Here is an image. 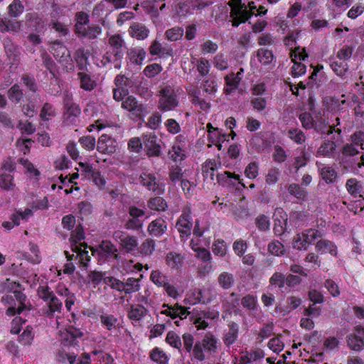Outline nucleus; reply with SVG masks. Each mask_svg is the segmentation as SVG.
<instances>
[{
    "mask_svg": "<svg viewBox=\"0 0 364 364\" xmlns=\"http://www.w3.org/2000/svg\"><path fill=\"white\" fill-rule=\"evenodd\" d=\"M108 43L110 48L104 55L102 63L103 65L114 63V68L119 69L122 66L124 51L127 50L125 42L120 35L115 34L109 38Z\"/></svg>",
    "mask_w": 364,
    "mask_h": 364,
    "instance_id": "obj_1",
    "label": "nucleus"
},
{
    "mask_svg": "<svg viewBox=\"0 0 364 364\" xmlns=\"http://www.w3.org/2000/svg\"><path fill=\"white\" fill-rule=\"evenodd\" d=\"M217 339L211 333H207L201 341H197L193 347V355L194 358L203 361L205 359L204 350L215 352Z\"/></svg>",
    "mask_w": 364,
    "mask_h": 364,
    "instance_id": "obj_2",
    "label": "nucleus"
},
{
    "mask_svg": "<svg viewBox=\"0 0 364 364\" xmlns=\"http://www.w3.org/2000/svg\"><path fill=\"white\" fill-rule=\"evenodd\" d=\"M50 52L55 58L66 68L72 69L73 68V60L69 51L65 46L59 41L50 43Z\"/></svg>",
    "mask_w": 364,
    "mask_h": 364,
    "instance_id": "obj_3",
    "label": "nucleus"
},
{
    "mask_svg": "<svg viewBox=\"0 0 364 364\" xmlns=\"http://www.w3.org/2000/svg\"><path fill=\"white\" fill-rule=\"evenodd\" d=\"M143 146L149 157H159L161 155L162 141L154 134L142 135Z\"/></svg>",
    "mask_w": 364,
    "mask_h": 364,
    "instance_id": "obj_4",
    "label": "nucleus"
},
{
    "mask_svg": "<svg viewBox=\"0 0 364 364\" xmlns=\"http://www.w3.org/2000/svg\"><path fill=\"white\" fill-rule=\"evenodd\" d=\"M159 109L162 112L170 111L176 107L178 102L173 90L166 87L161 90Z\"/></svg>",
    "mask_w": 364,
    "mask_h": 364,
    "instance_id": "obj_5",
    "label": "nucleus"
},
{
    "mask_svg": "<svg viewBox=\"0 0 364 364\" xmlns=\"http://www.w3.org/2000/svg\"><path fill=\"white\" fill-rule=\"evenodd\" d=\"M191 210L187 209L183 211L181 215L178 218L176 226L181 234V237H188L191 233L193 227Z\"/></svg>",
    "mask_w": 364,
    "mask_h": 364,
    "instance_id": "obj_6",
    "label": "nucleus"
},
{
    "mask_svg": "<svg viewBox=\"0 0 364 364\" xmlns=\"http://www.w3.org/2000/svg\"><path fill=\"white\" fill-rule=\"evenodd\" d=\"M26 103L22 106L23 113L28 117H33L36 114L39 104L41 102L38 94H28L26 95Z\"/></svg>",
    "mask_w": 364,
    "mask_h": 364,
    "instance_id": "obj_7",
    "label": "nucleus"
},
{
    "mask_svg": "<svg viewBox=\"0 0 364 364\" xmlns=\"http://www.w3.org/2000/svg\"><path fill=\"white\" fill-rule=\"evenodd\" d=\"M117 144L115 139L107 134H102L98 139L97 150L102 154H112L116 151Z\"/></svg>",
    "mask_w": 364,
    "mask_h": 364,
    "instance_id": "obj_8",
    "label": "nucleus"
},
{
    "mask_svg": "<svg viewBox=\"0 0 364 364\" xmlns=\"http://www.w3.org/2000/svg\"><path fill=\"white\" fill-rule=\"evenodd\" d=\"M167 222L161 217L151 221L148 227L147 231L153 237H161L167 230Z\"/></svg>",
    "mask_w": 364,
    "mask_h": 364,
    "instance_id": "obj_9",
    "label": "nucleus"
},
{
    "mask_svg": "<svg viewBox=\"0 0 364 364\" xmlns=\"http://www.w3.org/2000/svg\"><path fill=\"white\" fill-rule=\"evenodd\" d=\"M339 137L334 135L331 140H325L318 149L316 155L328 158L333 157L336 150Z\"/></svg>",
    "mask_w": 364,
    "mask_h": 364,
    "instance_id": "obj_10",
    "label": "nucleus"
},
{
    "mask_svg": "<svg viewBox=\"0 0 364 364\" xmlns=\"http://www.w3.org/2000/svg\"><path fill=\"white\" fill-rule=\"evenodd\" d=\"M82 246H85V247H87V245H85V244H81L80 246L76 244H72V250L76 252L77 255H70L68 251H65V255L66 256L68 261L69 262H70L74 257L75 258L79 257L80 263L85 267H87L88 266V262L90 260V257L88 255V252L87 250H82Z\"/></svg>",
    "mask_w": 364,
    "mask_h": 364,
    "instance_id": "obj_11",
    "label": "nucleus"
},
{
    "mask_svg": "<svg viewBox=\"0 0 364 364\" xmlns=\"http://www.w3.org/2000/svg\"><path fill=\"white\" fill-rule=\"evenodd\" d=\"M99 256L100 259H107L112 257L116 259L119 258L117 248L107 240L103 241L99 246Z\"/></svg>",
    "mask_w": 364,
    "mask_h": 364,
    "instance_id": "obj_12",
    "label": "nucleus"
},
{
    "mask_svg": "<svg viewBox=\"0 0 364 364\" xmlns=\"http://www.w3.org/2000/svg\"><path fill=\"white\" fill-rule=\"evenodd\" d=\"M74 21V32L80 37L87 28L86 26L89 25V16L84 11H78L75 15Z\"/></svg>",
    "mask_w": 364,
    "mask_h": 364,
    "instance_id": "obj_13",
    "label": "nucleus"
},
{
    "mask_svg": "<svg viewBox=\"0 0 364 364\" xmlns=\"http://www.w3.org/2000/svg\"><path fill=\"white\" fill-rule=\"evenodd\" d=\"M316 249L321 254L328 252L333 256L337 255V247L333 242L328 240H320L316 244Z\"/></svg>",
    "mask_w": 364,
    "mask_h": 364,
    "instance_id": "obj_14",
    "label": "nucleus"
},
{
    "mask_svg": "<svg viewBox=\"0 0 364 364\" xmlns=\"http://www.w3.org/2000/svg\"><path fill=\"white\" fill-rule=\"evenodd\" d=\"M147 312V309L141 304L131 305L127 316L131 320L139 321L146 315Z\"/></svg>",
    "mask_w": 364,
    "mask_h": 364,
    "instance_id": "obj_15",
    "label": "nucleus"
},
{
    "mask_svg": "<svg viewBox=\"0 0 364 364\" xmlns=\"http://www.w3.org/2000/svg\"><path fill=\"white\" fill-rule=\"evenodd\" d=\"M346 188L348 192L354 198L362 197L363 186L360 181L356 178L348 179L346 183Z\"/></svg>",
    "mask_w": 364,
    "mask_h": 364,
    "instance_id": "obj_16",
    "label": "nucleus"
},
{
    "mask_svg": "<svg viewBox=\"0 0 364 364\" xmlns=\"http://www.w3.org/2000/svg\"><path fill=\"white\" fill-rule=\"evenodd\" d=\"M43 65L47 70L52 75L53 78L57 79L58 75V65L52 58L47 53L46 51H43L41 55Z\"/></svg>",
    "mask_w": 364,
    "mask_h": 364,
    "instance_id": "obj_17",
    "label": "nucleus"
},
{
    "mask_svg": "<svg viewBox=\"0 0 364 364\" xmlns=\"http://www.w3.org/2000/svg\"><path fill=\"white\" fill-rule=\"evenodd\" d=\"M122 107L129 112H136L139 114L144 110L143 105L139 104L136 98L132 95L128 96L125 100L122 102Z\"/></svg>",
    "mask_w": 364,
    "mask_h": 364,
    "instance_id": "obj_18",
    "label": "nucleus"
},
{
    "mask_svg": "<svg viewBox=\"0 0 364 364\" xmlns=\"http://www.w3.org/2000/svg\"><path fill=\"white\" fill-rule=\"evenodd\" d=\"M47 302L48 309L44 311V314L48 317H52L55 312H61L63 303L55 294Z\"/></svg>",
    "mask_w": 364,
    "mask_h": 364,
    "instance_id": "obj_19",
    "label": "nucleus"
},
{
    "mask_svg": "<svg viewBox=\"0 0 364 364\" xmlns=\"http://www.w3.org/2000/svg\"><path fill=\"white\" fill-rule=\"evenodd\" d=\"M149 29L141 23H136L129 28V33L138 40H144L149 36Z\"/></svg>",
    "mask_w": 364,
    "mask_h": 364,
    "instance_id": "obj_20",
    "label": "nucleus"
},
{
    "mask_svg": "<svg viewBox=\"0 0 364 364\" xmlns=\"http://www.w3.org/2000/svg\"><path fill=\"white\" fill-rule=\"evenodd\" d=\"M239 326L235 322H231L228 325V331L225 334L223 341L226 346H230L235 343L238 336Z\"/></svg>",
    "mask_w": 364,
    "mask_h": 364,
    "instance_id": "obj_21",
    "label": "nucleus"
},
{
    "mask_svg": "<svg viewBox=\"0 0 364 364\" xmlns=\"http://www.w3.org/2000/svg\"><path fill=\"white\" fill-rule=\"evenodd\" d=\"M264 357V353L260 349L252 350L250 352L246 351L245 354L240 358V364H248L253 363Z\"/></svg>",
    "mask_w": 364,
    "mask_h": 364,
    "instance_id": "obj_22",
    "label": "nucleus"
},
{
    "mask_svg": "<svg viewBox=\"0 0 364 364\" xmlns=\"http://www.w3.org/2000/svg\"><path fill=\"white\" fill-rule=\"evenodd\" d=\"M140 181L144 186L149 191H156L159 188V183L156 177L149 173H143L140 176Z\"/></svg>",
    "mask_w": 364,
    "mask_h": 364,
    "instance_id": "obj_23",
    "label": "nucleus"
},
{
    "mask_svg": "<svg viewBox=\"0 0 364 364\" xmlns=\"http://www.w3.org/2000/svg\"><path fill=\"white\" fill-rule=\"evenodd\" d=\"M74 58L76 61L78 70H80V72L87 70L88 57L85 51V48H78L75 53Z\"/></svg>",
    "mask_w": 364,
    "mask_h": 364,
    "instance_id": "obj_24",
    "label": "nucleus"
},
{
    "mask_svg": "<svg viewBox=\"0 0 364 364\" xmlns=\"http://www.w3.org/2000/svg\"><path fill=\"white\" fill-rule=\"evenodd\" d=\"M313 128L316 132L320 133L321 134L330 135L335 132L336 133H337L338 136H340L341 133V129H336L334 126L328 125L324 120L318 123L314 124Z\"/></svg>",
    "mask_w": 364,
    "mask_h": 364,
    "instance_id": "obj_25",
    "label": "nucleus"
},
{
    "mask_svg": "<svg viewBox=\"0 0 364 364\" xmlns=\"http://www.w3.org/2000/svg\"><path fill=\"white\" fill-rule=\"evenodd\" d=\"M138 240L135 236L126 235L122 240L120 247L127 253H132L138 249Z\"/></svg>",
    "mask_w": 364,
    "mask_h": 364,
    "instance_id": "obj_26",
    "label": "nucleus"
},
{
    "mask_svg": "<svg viewBox=\"0 0 364 364\" xmlns=\"http://www.w3.org/2000/svg\"><path fill=\"white\" fill-rule=\"evenodd\" d=\"M166 262L170 268L177 269L182 266L183 257L180 254L171 252L167 254Z\"/></svg>",
    "mask_w": 364,
    "mask_h": 364,
    "instance_id": "obj_27",
    "label": "nucleus"
},
{
    "mask_svg": "<svg viewBox=\"0 0 364 364\" xmlns=\"http://www.w3.org/2000/svg\"><path fill=\"white\" fill-rule=\"evenodd\" d=\"M148 207L156 211H165L168 208L166 201L160 196L150 198L147 202Z\"/></svg>",
    "mask_w": 364,
    "mask_h": 364,
    "instance_id": "obj_28",
    "label": "nucleus"
},
{
    "mask_svg": "<svg viewBox=\"0 0 364 364\" xmlns=\"http://www.w3.org/2000/svg\"><path fill=\"white\" fill-rule=\"evenodd\" d=\"M321 178L327 183H333L336 181L338 173L331 166H324L320 170Z\"/></svg>",
    "mask_w": 364,
    "mask_h": 364,
    "instance_id": "obj_29",
    "label": "nucleus"
},
{
    "mask_svg": "<svg viewBox=\"0 0 364 364\" xmlns=\"http://www.w3.org/2000/svg\"><path fill=\"white\" fill-rule=\"evenodd\" d=\"M155 241L151 238L144 240L137 250L143 256H151L155 250Z\"/></svg>",
    "mask_w": 364,
    "mask_h": 364,
    "instance_id": "obj_30",
    "label": "nucleus"
},
{
    "mask_svg": "<svg viewBox=\"0 0 364 364\" xmlns=\"http://www.w3.org/2000/svg\"><path fill=\"white\" fill-rule=\"evenodd\" d=\"M217 169L216 162L215 160H207L202 166V174L204 179L210 178L214 180V173Z\"/></svg>",
    "mask_w": 364,
    "mask_h": 364,
    "instance_id": "obj_31",
    "label": "nucleus"
},
{
    "mask_svg": "<svg viewBox=\"0 0 364 364\" xmlns=\"http://www.w3.org/2000/svg\"><path fill=\"white\" fill-rule=\"evenodd\" d=\"M151 360L158 364H168V358L166 354L158 347H155L149 354Z\"/></svg>",
    "mask_w": 364,
    "mask_h": 364,
    "instance_id": "obj_32",
    "label": "nucleus"
},
{
    "mask_svg": "<svg viewBox=\"0 0 364 364\" xmlns=\"http://www.w3.org/2000/svg\"><path fill=\"white\" fill-rule=\"evenodd\" d=\"M24 6L20 0H14L8 6V14L11 18H17L23 14Z\"/></svg>",
    "mask_w": 364,
    "mask_h": 364,
    "instance_id": "obj_33",
    "label": "nucleus"
},
{
    "mask_svg": "<svg viewBox=\"0 0 364 364\" xmlns=\"http://www.w3.org/2000/svg\"><path fill=\"white\" fill-rule=\"evenodd\" d=\"M100 318L102 324L109 331L117 326L118 318L112 314L105 313L100 315Z\"/></svg>",
    "mask_w": 364,
    "mask_h": 364,
    "instance_id": "obj_34",
    "label": "nucleus"
},
{
    "mask_svg": "<svg viewBox=\"0 0 364 364\" xmlns=\"http://www.w3.org/2000/svg\"><path fill=\"white\" fill-rule=\"evenodd\" d=\"M219 285L224 289H229L234 284V277L227 272H222L218 278Z\"/></svg>",
    "mask_w": 364,
    "mask_h": 364,
    "instance_id": "obj_35",
    "label": "nucleus"
},
{
    "mask_svg": "<svg viewBox=\"0 0 364 364\" xmlns=\"http://www.w3.org/2000/svg\"><path fill=\"white\" fill-rule=\"evenodd\" d=\"M23 95V90L18 84H14L8 90L9 99L15 103L20 102Z\"/></svg>",
    "mask_w": 364,
    "mask_h": 364,
    "instance_id": "obj_36",
    "label": "nucleus"
},
{
    "mask_svg": "<svg viewBox=\"0 0 364 364\" xmlns=\"http://www.w3.org/2000/svg\"><path fill=\"white\" fill-rule=\"evenodd\" d=\"M77 76L80 80V86L85 90H92L95 86V82L90 76L84 71L79 72Z\"/></svg>",
    "mask_w": 364,
    "mask_h": 364,
    "instance_id": "obj_37",
    "label": "nucleus"
},
{
    "mask_svg": "<svg viewBox=\"0 0 364 364\" xmlns=\"http://www.w3.org/2000/svg\"><path fill=\"white\" fill-rule=\"evenodd\" d=\"M346 341L348 346L355 351H360L364 348V341L354 335H348Z\"/></svg>",
    "mask_w": 364,
    "mask_h": 364,
    "instance_id": "obj_38",
    "label": "nucleus"
},
{
    "mask_svg": "<svg viewBox=\"0 0 364 364\" xmlns=\"http://www.w3.org/2000/svg\"><path fill=\"white\" fill-rule=\"evenodd\" d=\"M257 56L259 61L264 65L270 64L274 58V55L272 50L260 48L257 52Z\"/></svg>",
    "mask_w": 364,
    "mask_h": 364,
    "instance_id": "obj_39",
    "label": "nucleus"
},
{
    "mask_svg": "<svg viewBox=\"0 0 364 364\" xmlns=\"http://www.w3.org/2000/svg\"><path fill=\"white\" fill-rule=\"evenodd\" d=\"M139 282L140 279H134L132 277L128 278L127 281L124 282V287L122 291L126 294L138 291L140 289Z\"/></svg>",
    "mask_w": 364,
    "mask_h": 364,
    "instance_id": "obj_40",
    "label": "nucleus"
},
{
    "mask_svg": "<svg viewBox=\"0 0 364 364\" xmlns=\"http://www.w3.org/2000/svg\"><path fill=\"white\" fill-rule=\"evenodd\" d=\"M288 191L291 195L301 200H304L308 196L307 191L296 183L290 184L288 187Z\"/></svg>",
    "mask_w": 364,
    "mask_h": 364,
    "instance_id": "obj_41",
    "label": "nucleus"
},
{
    "mask_svg": "<svg viewBox=\"0 0 364 364\" xmlns=\"http://www.w3.org/2000/svg\"><path fill=\"white\" fill-rule=\"evenodd\" d=\"M184 148V144H173L172 149L169 151V154L171 155V157L173 161H182L186 158Z\"/></svg>",
    "mask_w": 364,
    "mask_h": 364,
    "instance_id": "obj_42",
    "label": "nucleus"
},
{
    "mask_svg": "<svg viewBox=\"0 0 364 364\" xmlns=\"http://www.w3.org/2000/svg\"><path fill=\"white\" fill-rule=\"evenodd\" d=\"M14 176L10 173H4L0 175V187L6 191L14 188Z\"/></svg>",
    "mask_w": 364,
    "mask_h": 364,
    "instance_id": "obj_43",
    "label": "nucleus"
},
{
    "mask_svg": "<svg viewBox=\"0 0 364 364\" xmlns=\"http://www.w3.org/2000/svg\"><path fill=\"white\" fill-rule=\"evenodd\" d=\"M33 328L30 326H27L22 333L18 337V341L23 346H30L34 338V333Z\"/></svg>",
    "mask_w": 364,
    "mask_h": 364,
    "instance_id": "obj_44",
    "label": "nucleus"
},
{
    "mask_svg": "<svg viewBox=\"0 0 364 364\" xmlns=\"http://www.w3.org/2000/svg\"><path fill=\"white\" fill-rule=\"evenodd\" d=\"M227 88L225 89V92L226 94H230L232 90H236L237 88L240 78L237 76H235L234 73L227 75L225 77Z\"/></svg>",
    "mask_w": 364,
    "mask_h": 364,
    "instance_id": "obj_45",
    "label": "nucleus"
},
{
    "mask_svg": "<svg viewBox=\"0 0 364 364\" xmlns=\"http://www.w3.org/2000/svg\"><path fill=\"white\" fill-rule=\"evenodd\" d=\"M287 136L298 144H302L306 141L304 133L301 130L296 128L290 129L287 132Z\"/></svg>",
    "mask_w": 364,
    "mask_h": 364,
    "instance_id": "obj_46",
    "label": "nucleus"
},
{
    "mask_svg": "<svg viewBox=\"0 0 364 364\" xmlns=\"http://www.w3.org/2000/svg\"><path fill=\"white\" fill-rule=\"evenodd\" d=\"M21 81L27 90L32 92L31 94H37L36 92L38 90V86L33 76L23 75L21 77Z\"/></svg>",
    "mask_w": 364,
    "mask_h": 364,
    "instance_id": "obj_47",
    "label": "nucleus"
},
{
    "mask_svg": "<svg viewBox=\"0 0 364 364\" xmlns=\"http://www.w3.org/2000/svg\"><path fill=\"white\" fill-rule=\"evenodd\" d=\"M4 48L9 58L13 60V64L19 60L20 52L10 41L4 43Z\"/></svg>",
    "mask_w": 364,
    "mask_h": 364,
    "instance_id": "obj_48",
    "label": "nucleus"
},
{
    "mask_svg": "<svg viewBox=\"0 0 364 364\" xmlns=\"http://www.w3.org/2000/svg\"><path fill=\"white\" fill-rule=\"evenodd\" d=\"M102 32V28L98 25L88 26L79 38L87 37L90 40L95 39Z\"/></svg>",
    "mask_w": 364,
    "mask_h": 364,
    "instance_id": "obj_49",
    "label": "nucleus"
},
{
    "mask_svg": "<svg viewBox=\"0 0 364 364\" xmlns=\"http://www.w3.org/2000/svg\"><path fill=\"white\" fill-rule=\"evenodd\" d=\"M268 252L274 256H282L285 253L284 245L279 241L271 242L268 245Z\"/></svg>",
    "mask_w": 364,
    "mask_h": 364,
    "instance_id": "obj_50",
    "label": "nucleus"
},
{
    "mask_svg": "<svg viewBox=\"0 0 364 364\" xmlns=\"http://www.w3.org/2000/svg\"><path fill=\"white\" fill-rule=\"evenodd\" d=\"M150 279L158 287H164L167 283V277L162 274L159 270H153Z\"/></svg>",
    "mask_w": 364,
    "mask_h": 364,
    "instance_id": "obj_51",
    "label": "nucleus"
},
{
    "mask_svg": "<svg viewBox=\"0 0 364 364\" xmlns=\"http://www.w3.org/2000/svg\"><path fill=\"white\" fill-rule=\"evenodd\" d=\"M166 37L171 41H176L183 35V29L180 27H174L168 29L165 33Z\"/></svg>",
    "mask_w": 364,
    "mask_h": 364,
    "instance_id": "obj_52",
    "label": "nucleus"
},
{
    "mask_svg": "<svg viewBox=\"0 0 364 364\" xmlns=\"http://www.w3.org/2000/svg\"><path fill=\"white\" fill-rule=\"evenodd\" d=\"M330 66L338 76L343 77L348 71V65L344 62L333 61Z\"/></svg>",
    "mask_w": 364,
    "mask_h": 364,
    "instance_id": "obj_53",
    "label": "nucleus"
},
{
    "mask_svg": "<svg viewBox=\"0 0 364 364\" xmlns=\"http://www.w3.org/2000/svg\"><path fill=\"white\" fill-rule=\"evenodd\" d=\"M166 341L172 347L181 350L182 343L180 337L175 332L169 331L166 335Z\"/></svg>",
    "mask_w": 364,
    "mask_h": 364,
    "instance_id": "obj_54",
    "label": "nucleus"
},
{
    "mask_svg": "<svg viewBox=\"0 0 364 364\" xmlns=\"http://www.w3.org/2000/svg\"><path fill=\"white\" fill-rule=\"evenodd\" d=\"M66 111L64 112V117L67 120L73 122V120L80 114V109L74 104L65 107Z\"/></svg>",
    "mask_w": 364,
    "mask_h": 364,
    "instance_id": "obj_55",
    "label": "nucleus"
},
{
    "mask_svg": "<svg viewBox=\"0 0 364 364\" xmlns=\"http://www.w3.org/2000/svg\"><path fill=\"white\" fill-rule=\"evenodd\" d=\"M303 237L309 245L312 244L316 239L321 237V232L314 229H309L302 234Z\"/></svg>",
    "mask_w": 364,
    "mask_h": 364,
    "instance_id": "obj_56",
    "label": "nucleus"
},
{
    "mask_svg": "<svg viewBox=\"0 0 364 364\" xmlns=\"http://www.w3.org/2000/svg\"><path fill=\"white\" fill-rule=\"evenodd\" d=\"M242 305L250 311L257 310V300L252 295L248 294L242 299Z\"/></svg>",
    "mask_w": 364,
    "mask_h": 364,
    "instance_id": "obj_57",
    "label": "nucleus"
},
{
    "mask_svg": "<svg viewBox=\"0 0 364 364\" xmlns=\"http://www.w3.org/2000/svg\"><path fill=\"white\" fill-rule=\"evenodd\" d=\"M85 238V234L83 229L80 225H77L74 231L72 232L71 236L70 238V245L72 244L77 245L78 242L83 240Z\"/></svg>",
    "mask_w": 364,
    "mask_h": 364,
    "instance_id": "obj_58",
    "label": "nucleus"
},
{
    "mask_svg": "<svg viewBox=\"0 0 364 364\" xmlns=\"http://www.w3.org/2000/svg\"><path fill=\"white\" fill-rule=\"evenodd\" d=\"M144 220L141 219H134L129 218L124 223V228L127 230H139L143 227Z\"/></svg>",
    "mask_w": 364,
    "mask_h": 364,
    "instance_id": "obj_59",
    "label": "nucleus"
},
{
    "mask_svg": "<svg viewBox=\"0 0 364 364\" xmlns=\"http://www.w3.org/2000/svg\"><path fill=\"white\" fill-rule=\"evenodd\" d=\"M37 294L41 299L46 302L54 295L53 291H50L48 285L39 286Z\"/></svg>",
    "mask_w": 364,
    "mask_h": 364,
    "instance_id": "obj_60",
    "label": "nucleus"
},
{
    "mask_svg": "<svg viewBox=\"0 0 364 364\" xmlns=\"http://www.w3.org/2000/svg\"><path fill=\"white\" fill-rule=\"evenodd\" d=\"M299 119L301 122L302 127L306 129H311L314 126L312 116L308 112L301 113L299 116Z\"/></svg>",
    "mask_w": 364,
    "mask_h": 364,
    "instance_id": "obj_61",
    "label": "nucleus"
},
{
    "mask_svg": "<svg viewBox=\"0 0 364 364\" xmlns=\"http://www.w3.org/2000/svg\"><path fill=\"white\" fill-rule=\"evenodd\" d=\"M104 283L109 284L112 289H117V291H122L124 287V282L113 277H107L104 278Z\"/></svg>",
    "mask_w": 364,
    "mask_h": 364,
    "instance_id": "obj_62",
    "label": "nucleus"
},
{
    "mask_svg": "<svg viewBox=\"0 0 364 364\" xmlns=\"http://www.w3.org/2000/svg\"><path fill=\"white\" fill-rule=\"evenodd\" d=\"M269 282L272 285H277L279 288L282 289L286 283V277L282 273L275 272L271 277Z\"/></svg>",
    "mask_w": 364,
    "mask_h": 364,
    "instance_id": "obj_63",
    "label": "nucleus"
},
{
    "mask_svg": "<svg viewBox=\"0 0 364 364\" xmlns=\"http://www.w3.org/2000/svg\"><path fill=\"white\" fill-rule=\"evenodd\" d=\"M257 228L261 231H267L269 229L270 222L267 216L259 215L255 221Z\"/></svg>",
    "mask_w": 364,
    "mask_h": 364,
    "instance_id": "obj_64",
    "label": "nucleus"
}]
</instances>
